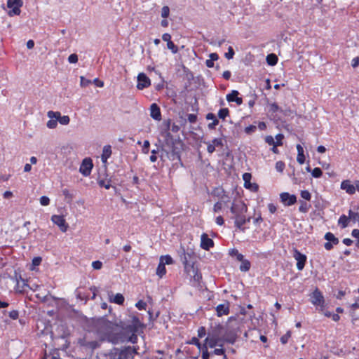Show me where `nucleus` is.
I'll list each match as a JSON object with an SVG mask.
<instances>
[{
  "instance_id": "680f3d73",
  "label": "nucleus",
  "mask_w": 359,
  "mask_h": 359,
  "mask_svg": "<svg viewBox=\"0 0 359 359\" xmlns=\"http://www.w3.org/2000/svg\"><path fill=\"white\" fill-rule=\"evenodd\" d=\"M50 198L46 196H42L40 198V203L43 206H47L50 204Z\"/></svg>"
},
{
  "instance_id": "338daca9",
  "label": "nucleus",
  "mask_w": 359,
  "mask_h": 359,
  "mask_svg": "<svg viewBox=\"0 0 359 359\" xmlns=\"http://www.w3.org/2000/svg\"><path fill=\"white\" fill-rule=\"evenodd\" d=\"M257 127L254 125H250L245 128V133L248 135H250L255 132Z\"/></svg>"
},
{
  "instance_id": "20e7f679",
  "label": "nucleus",
  "mask_w": 359,
  "mask_h": 359,
  "mask_svg": "<svg viewBox=\"0 0 359 359\" xmlns=\"http://www.w3.org/2000/svg\"><path fill=\"white\" fill-rule=\"evenodd\" d=\"M163 135L164 136L163 142H162L161 140L158 139V142L160 143L158 147L161 149L164 147L167 148L168 149H171L179 146H183L182 141L174 138L170 133L165 132L163 134Z\"/></svg>"
},
{
  "instance_id": "5fc2aeb1",
  "label": "nucleus",
  "mask_w": 359,
  "mask_h": 359,
  "mask_svg": "<svg viewBox=\"0 0 359 359\" xmlns=\"http://www.w3.org/2000/svg\"><path fill=\"white\" fill-rule=\"evenodd\" d=\"M276 146H282L283 145V140L284 139V135L282 133H278L276 135Z\"/></svg>"
},
{
  "instance_id": "09e8293b",
  "label": "nucleus",
  "mask_w": 359,
  "mask_h": 359,
  "mask_svg": "<svg viewBox=\"0 0 359 359\" xmlns=\"http://www.w3.org/2000/svg\"><path fill=\"white\" fill-rule=\"evenodd\" d=\"M111 180H109L107 183H106L104 180H99L97 184L101 187H104L106 189H109L111 187L110 184Z\"/></svg>"
},
{
  "instance_id": "69168bd1",
  "label": "nucleus",
  "mask_w": 359,
  "mask_h": 359,
  "mask_svg": "<svg viewBox=\"0 0 359 359\" xmlns=\"http://www.w3.org/2000/svg\"><path fill=\"white\" fill-rule=\"evenodd\" d=\"M68 62L71 64H75L78 62V55L76 53H72L68 57Z\"/></svg>"
},
{
  "instance_id": "ddd939ff",
  "label": "nucleus",
  "mask_w": 359,
  "mask_h": 359,
  "mask_svg": "<svg viewBox=\"0 0 359 359\" xmlns=\"http://www.w3.org/2000/svg\"><path fill=\"white\" fill-rule=\"evenodd\" d=\"M188 275L190 276L191 280L194 282L199 283L201 280L202 279V275L200 272L198 268L195 266L194 262H192L191 266H189L187 271H184Z\"/></svg>"
},
{
  "instance_id": "0e129e2a",
  "label": "nucleus",
  "mask_w": 359,
  "mask_h": 359,
  "mask_svg": "<svg viewBox=\"0 0 359 359\" xmlns=\"http://www.w3.org/2000/svg\"><path fill=\"white\" fill-rule=\"evenodd\" d=\"M213 145H215V147H223L224 144H223V140L221 138H214L212 140V142H211Z\"/></svg>"
},
{
  "instance_id": "72a5a7b5",
  "label": "nucleus",
  "mask_w": 359,
  "mask_h": 359,
  "mask_svg": "<svg viewBox=\"0 0 359 359\" xmlns=\"http://www.w3.org/2000/svg\"><path fill=\"white\" fill-rule=\"evenodd\" d=\"M156 273L160 278H162L166 273L165 266L163 265V262H159Z\"/></svg>"
},
{
  "instance_id": "c9c22d12",
  "label": "nucleus",
  "mask_w": 359,
  "mask_h": 359,
  "mask_svg": "<svg viewBox=\"0 0 359 359\" xmlns=\"http://www.w3.org/2000/svg\"><path fill=\"white\" fill-rule=\"evenodd\" d=\"M160 262H163V265H170L173 264L174 261L172 257L169 255H163L160 257Z\"/></svg>"
},
{
  "instance_id": "c03bdc74",
  "label": "nucleus",
  "mask_w": 359,
  "mask_h": 359,
  "mask_svg": "<svg viewBox=\"0 0 359 359\" xmlns=\"http://www.w3.org/2000/svg\"><path fill=\"white\" fill-rule=\"evenodd\" d=\"M311 175L314 178H319L323 175V170L321 168L316 167L312 170Z\"/></svg>"
},
{
  "instance_id": "7c9ffc66",
  "label": "nucleus",
  "mask_w": 359,
  "mask_h": 359,
  "mask_svg": "<svg viewBox=\"0 0 359 359\" xmlns=\"http://www.w3.org/2000/svg\"><path fill=\"white\" fill-rule=\"evenodd\" d=\"M324 238L327 241V242L331 243L334 245H337L339 242L338 238H337L332 233L327 232L325 234Z\"/></svg>"
},
{
  "instance_id": "58836bf2",
  "label": "nucleus",
  "mask_w": 359,
  "mask_h": 359,
  "mask_svg": "<svg viewBox=\"0 0 359 359\" xmlns=\"http://www.w3.org/2000/svg\"><path fill=\"white\" fill-rule=\"evenodd\" d=\"M62 192L63 196L65 198V200L68 203H70L72 201L74 196L73 193L70 192L67 189H62Z\"/></svg>"
},
{
  "instance_id": "79ce46f5",
  "label": "nucleus",
  "mask_w": 359,
  "mask_h": 359,
  "mask_svg": "<svg viewBox=\"0 0 359 359\" xmlns=\"http://www.w3.org/2000/svg\"><path fill=\"white\" fill-rule=\"evenodd\" d=\"M57 121L62 125H67L70 121V118L69 116H61L60 114V116H58Z\"/></svg>"
},
{
  "instance_id": "f3484780",
  "label": "nucleus",
  "mask_w": 359,
  "mask_h": 359,
  "mask_svg": "<svg viewBox=\"0 0 359 359\" xmlns=\"http://www.w3.org/2000/svg\"><path fill=\"white\" fill-rule=\"evenodd\" d=\"M51 221L58 226L62 232H66L68 228L65 219L63 215H54L51 217Z\"/></svg>"
},
{
  "instance_id": "f03ea898",
  "label": "nucleus",
  "mask_w": 359,
  "mask_h": 359,
  "mask_svg": "<svg viewBox=\"0 0 359 359\" xmlns=\"http://www.w3.org/2000/svg\"><path fill=\"white\" fill-rule=\"evenodd\" d=\"M182 149V146H179L171 149L163 147L161 149V154H159V157L162 161H165L166 159H168L171 161H176L175 164L179 163L181 166H183L181 160Z\"/></svg>"
},
{
  "instance_id": "603ef678",
  "label": "nucleus",
  "mask_w": 359,
  "mask_h": 359,
  "mask_svg": "<svg viewBox=\"0 0 359 359\" xmlns=\"http://www.w3.org/2000/svg\"><path fill=\"white\" fill-rule=\"evenodd\" d=\"M234 55L235 51L233 48L231 46H229L228 48V51L224 54V56L227 60H231L233 57Z\"/></svg>"
},
{
  "instance_id": "423d86ee",
  "label": "nucleus",
  "mask_w": 359,
  "mask_h": 359,
  "mask_svg": "<svg viewBox=\"0 0 359 359\" xmlns=\"http://www.w3.org/2000/svg\"><path fill=\"white\" fill-rule=\"evenodd\" d=\"M122 330L128 335V341L133 344L137 343L138 337L137 334L140 333V330L135 327L130 323L124 324L121 326Z\"/></svg>"
},
{
  "instance_id": "1a4fd4ad",
  "label": "nucleus",
  "mask_w": 359,
  "mask_h": 359,
  "mask_svg": "<svg viewBox=\"0 0 359 359\" xmlns=\"http://www.w3.org/2000/svg\"><path fill=\"white\" fill-rule=\"evenodd\" d=\"M231 212L233 216L245 214L248 211V207L244 202L240 201L237 203H233L230 208Z\"/></svg>"
},
{
  "instance_id": "c85d7f7f",
  "label": "nucleus",
  "mask_w": 359,
  "mask_h": 359,
  "mask_svg": "<svg viewBox=\"0 0 359 359\" xmlns=\"http://www.w3.org/2000/svg\"><path fill=\"white\" fill-rule=\"evenodd\" d=\"M349 222H351L349 215H341L338 219V225L340 226L341 229H344L348 226Z\"/></svg>"
},
{
  "instance_id": "2f4dec72",
  "label": "nucleus",
  "mask_w": 359,
  "mask_h": 359,
  "mask_svg": "<svg viewBox=\"0 0 359 359\" xmlns=\"http://www.w3.org/2000/svg\"><path fill=\"white\" fill-rule=\"evenodd\" d=\"M110 301L118 305H123L125 301V298L122 294L117 293L114 296L113 299L110 297Z\"/></svg>"
},
{
  "instance_id": "052dcab7",
  "label": "nucleus",
  "mask_w": 359,
  "mask_h": 359,
  "mask_svg": "<svg viewBox=\"0 0 359 359\" xmlns=\"http://www.w3.org/2000/svg\"><path fill=\"white\" fill-rule=\"evenodd\" d=\"M47 115L50 119L55 118L54 120L57 121L58 116H60V113L59 111H49Z\"/></svg>"
},
{
  "instance_id": "3c124183",
  "label": "nucleus",
  "mask_w": 359,
  "mask_h": 359,
  "mask_svg": "<svg viewBox=\"0 0 359 359\" xmlns=\"http://www.w3.org/2000/svg\"><path fill=\"white\" fill-rule=\"evenodd\" d=\"M300 196L302 198L306 201H310L311 199V194L308 190H302L300 192Z\"/></svg>"
},
{
  "instance_id": "cd10ccee",
  "label": "nucleus",
  "mask_w": 359,
  "mask_h": 359,
  "mask_svg": "<svg viewBox=\"0 0 359 359\" xmlns=\"http://www.w3.org/2000/svg\"><path fill=\"white\" fill-rule=\"evenodd\" d=\"M112 151L111 145H105L102 149V153L101 154V161L103 163H107V160L111 156Z\"/></svg>"
},
{
  "instance_id": "f8f14e48",
  "label": "nucleus",
  "mask_w": 359,
  "mask_h": 359,
  "mask_svg": "<svg viewBox=\"0 0 359 359\" xmlns=\"http://www.w3.org/2000/svg\"><path fill=\"white\" fill-rule=\"evenodd\" d=\"M111 336L109 341L113 344L129 342V341H128V335L123 330L118 332H114Z\"/></svg>"
},
{
  "instance_id": "2eb2a0df",
  "label": "nucleus",
  "mask_w": 359,
  "mask_h": 359,
  "mask_svg": "<svg viewBox=\"0 0 359 359\" xmlns=\"http://www.w3.org/2000/svg\"><path fill=\"white\" fill-rule=\"evenodd\" d=\"M252 175L250 172H245L243 175V180L244 181V187L250 189L253 192H257L259 190V185L256 183L251 182Z\"/></svg>"
},
{
  "instance_id": "a19ab883",
  "label": "nucleus",
  "mask_w": 359,
  "mask_h": 359,
  "mask_svg": "<svg viewBox=\"0 0 359 359\" xmlns=\"http://www.w3.org/2000/svg\"><path fill=\"white\" fill-rule=\"evenodd\" d=\"M151 155L150 156V161L153 163L157 161V154H161V149L160 147L156 148V149L151 150Z\"/></svg>"
},
{
  "instance_id": "37998d69",
  "label": "nucleus",
  "mask_w": 359,
  "mask_h": 359,
  "mask_svg": "<svg viewBox=\"0 0 359 359\" xmlns=\"http://www.w3.org/2000/svg\"><path fill=\"white\" fill-rule=\"evenodd\" d=\"M202 350V358L203 359H210V353H209L208 350V346L206 344H203V346L201 347V349Z\"/></svg>"
},
{
  "instance_id": "bf43d9fd",
  "label": "nucleus",
  "mask_w": 359,
  "mask_h": 359,
  "mask_svg": "<svg viewBox=\"0 0 359 359\" xmlns=\"http://www.w3.org/2000/svg\"><path fill=\"white\" fill-rule=\"evenodd\" d=\"M135 307L140 311L145 310L147 307V304L143 300H139L135 304Z\"/></svg>"
},
{
  "instance_id": "6e6552de",
  "label": "nucleus",
  "mask_w": 359,
  "mask_h": 359,
  "mask_svg": "<svg viewBox=\"0 0 359 359\" xmlns=\"http://www.w3.org/2000/svg\"><path fill=\"white\" fill-rule=\"evenodd\" d=\"M23 2L22 0H8L7 7L9 8L8 15L10 17L14 15H19L21 13L20 8L22 6Z\"/></svg>"
},
{
  "instance_id": "6e6d98bb",
  "label": "nucleus",
  "mask_w": 359,
  "mask_h": 359,
  "mask_svg": "<svg viewBox=\"0 0 359 359\" xmlns=\"http://www.w3.org/2000/svg\"><path fill=\"white\" fill-rule=\"evenodd\" d=\"M149 147H150V142L149 140H146L144 141L143 146H142V153L147 154L149 151Z\"/></svg>"
},
{
  "instance_id": "9b49d317",
  "label": "nucleus",
  "mask_w": 359,
  "mask_h": 359,
  "mask_svg": "<svg viewBox=\"0 0 359 359\" xmlns=\"http://www.w3.org/2000/svg\"><path fill=\"white\" fill-rule=\"evenodd\" d=\"M93 168V161L90 158H85L80 165L79 172L85 177L90 175Z\"/></svg>"
},
{
  "instance_id": "de8ad7c7",
  "label": "nucleus",
  "mask_w": 359,
  "mask_h": 359,
  "mask_svg": "<svg viewBox=\"0 0 359 359\" xmlns=\"http://www.w3.org/2000/svg\"><path fill=\"white\" fill-rule=\"evenodd\" d=\"M187 344L195 345L199 350H201V347L203 346L198 339L196 337H192L191 340L187 342Z\"/></svg>"
},
{
  "instance_id": "ea45409f",
  "label": "nucleus",
  "mask_w": 359,
  "mask_h": 359,
  "mask_svg": "<svg viewBox=\"0 0 359 359\" xmlns=\"http://www.w3.org/2000/svg\"><path fill=\"white\" fill-rule=\"evenodd\" d=\"M299 211L302 213L307 212L311 205H308L306 202L302 200L299 201Z\"/></svg>"
},
{
  "instance_id": "393cba45",
  "label": "nucleus",
  "mask_w": 359,
  "mask_h": 359,
  "mask_svg": "<svg viewBox=\"0 0 359 359\" xmlns=\"http://www.w3.org/2000/svg\"><path fill=\"white\" fill-rule=\"evenodd\" d=\"M232 219H235L234 224H235L236 227L237 229H240L241 231H244L245 228L243 227V226L246 224L245 214L237 215V216H233Z\"/></svg>"
},
{
  "instance_id": "f704fd0d",
  "label": "nucleus",
  "mask_w": 359,
  "mask_h": 359,
  "mask_svg": "<svg viewBox=\"0 0 359 359\" xmlns=\"http://www.w3.org/2000/svg\"><path fill=\"white\" fill-rule=\"evenodd\" d=\"M36 297L43 303L48 302L50 299H53L54 300L57 299L56 297L52 296L49 292L48 293V294L44 296H41L40 294H36Z\"/></svg>"
},
{
  "instance_id": "c756f323",
  "label": "nucleus",
  "mask_w": 359,
  "mask_h": 359,
  "mask_svg": "<svg viewBox=\"0 0 359 359\" xmlns=\"http://www.w3.org/2000/svg\"><path fill=\"white\" fill-rule=\"evenodd\" d=\"M266 60L269 66H274L278 63V58L275 53H270L267 55Z\"/></svg>"
},
{
  "instance_id": "e2e57ef3",
  "label": "nucleus",
  "mask_w": 359,
  "mask_h": 359,
  "mask_svg": "<svg viewBox=\"0 0 359 359\" xmlns=\"http://www.w3.org/2000/svg\"><path fill=\"white\" fill-rule=\"evenodd\" d=\"M170 14V8L167 6H164L161 10V16L163 18H167Z\"/></svg>"
},
{
  "instance_id": "6ab92c4d",
  "label": "nucleus",
  "mask_w": 359,
  "mask_h": 359,
  "mask_svg": "<svg viewBox=\"0 0 359 359\" xmlns=\"http://www.w3.org/2000/svg\"><path fill=\"white\" fill-rule=\"evenodd\" d=\"M79 344L81 346L88 348L91 351L97 349L100 346V343L96 340L86 341L85 339H80Z\"/></svg>"
},
{
  "instance_id": "864d4df0",
  "label": "nucleus",
  "mask_w": 359,
  "mask_h": 359,
  "mask_svg": "<svg viewBox=\"0 0 359 359\" xmlns=\"http://www.w3.org/2000/svg\"><path fill=\"white\" fill-rule=\"evenodd\" d=\"M291 337V332L290 331H287L284 335H283L280 340V342L283 344H285L287 343L288 340H289V338Z\"/></svg>"
},
{
  "instance_id": "5701e85b",
  "label": "nucleus",
  "mask_w": 359,
  "mask_h": 359,
  "mask_svg": "<svg viewBox=\"0 0 359 359\" xmlns=\"http://www.w3.org/2000/svg\"><path fill=\"white\" fill-rule=\"evenodd\" d=\"M341 189L346 191V192L350 195H353L355 193V186L351 184V182L348 180H343L341 182Z\"/></svg>"
},
{
  "instance_id": "39448f33",
  "label": "nucleus",
  "mask_w": 359,
  "mask_h": 359,
  "mask_svg": "<svg viewBox=\"0 0 359 359\" xmlns=\"http://www.w3.org/2000/svg\"><path fill=\"white\" fill-rule=\"evenodd\" d=\"M115 326H116V324L113 323L109 320L103 319L100 323L98 332L100 333H102L109 341L111 337V335L114 332Z\"/></svg>"
},
{
  "instance_id": "7ed1b4c3",
  "label": "nucleus",
  "mask_w": 359,
  "mask_h": 359,
  "mask_svg": "<svg viewBox=\"0 0 359 359\" xmlns=\"http://www.w3.org/2000/svg\"><path fill=\"white\" fill-rule=\"evenodd\" d=\"M311 303L316 307V310L323 312L326 306L325 300L320 290L316 287L310 294Z\"/></svg>"
},
{
  "instance_id": "f257e3e1",
  "label": "nucleus",
  "mask_w": 359,
  "mask_h": 359,
  "mask_svg": "<svg viewBox=\"0 0 359 359\" xmlns=\"http://www.w3.org/2000/svg\"><path fill=\"white\" fill-rule=\"evenodd\" d=\"M139 346H126L121 348H113L109 353L114 359H133L138 354Z\"/></svg>"
},
{
  "instance_id": "aec40b11",
  "label": "nucleus",
  "mask_w": 359,
  "mask_h": 359,
  "mask_svg": "<svg viewBox=\"0 0 359 359\" xmlns=\"http://www.w3.org/2000/svg\"><path fill=\"white\" fill-rule=\"evenodd\" d=\"M239 92L236 90H232L231 92L226 95V100L229 102H234L238 105H241L243 103V98L238 97Z\"/></svg>"
},
{
  "instance_id": "49530a36",
  "label": "nucleus",
  "mask_w": 359,
  "mask_h": 359,
  "mask_svg": "<svg viewBox=\"0 0 359 359\" xmlns=\"http://www.w3.org/2000/svg\"><path fill=\"white\" fill-rule=\"evenodd\" d=\"M221 193H222V195L221 196V199L219 202H222V204L226 205L228 203L230 202V197L229 195L226 194V192L224 189H221Z\"/></svg>"
},
{
  "instance_id": "9d476101",
  "label": "nucleus",
  "mask_w": 359,
  "mask_h": 359,
  "mask_svg": "<svg viewBox=\"0 0 359 359\" xmlns=\"http://www.w3.org/2000/svg\"><path fill=\"white\" fill-rule=\"evenodd\" d=\"M293 257L297 261V268L299 271H302L306 265L307 257L297 249H294Z\"/></svg>"
},
{
  "instance_id": "a878e982",
  "label": "nucleus",
  "mask_w": 359,
  "mask_h": 359,
  "mask_svg": "<svg viewBox=\"0 0 359 359\" xmlns=\"http://www.w3.org/2000/svg\"><path fill=\"white\" fill-rule=\"evenodd\" d=\"M348 215L351 219V222L356 223L359 222V205H353V209L348 210Z\"/></svg>"
},
{
  "instance_id": "dca6fc26",
  "label": "nucleus",
  "mask_w": 359,
  "mask_h": 359,
  "mask_svg": "<svg viewBox=\"0 0 359 359\" xmlns=\"http://www.w3.org/2000/svg\"><path fill=\"white\" fill-rule=\"evenodd\" d=\"M151 85L150 79L146 75V74L142 72L137 76V88L139 90H143Z\"/></svg>"
},
{
  "instance_id": "412c9836",
  "label": "nucleus",
  "mask_w": 359,
  "mask_h": 359,
  "mask_svg": "<svg viewBox=\"0 0 359 359\" xmlns=\"http://www.w3.org/2000/svg\"><path fill=\"white\" fill-rule=\"evenodd\" d=\"M223 341L221 338L217 336L212 335L211 337H208L205 339V344L207 346L210 348H215L217 346H222V344H219L220 341Z\"/></svg>"
},
{
  "instance_id": "0eeeda50",
  "label": "nucleus",
  "mask_w": 359,
  "mask_h": 359,
  "mask_svg": "<svg viewBox=\"0 0 359 359\" xmlns=\"http://www.w3.org/2000/svg\"><path fill=\"white\" fill-rule=\"evenodd\" d=\"M178 254L180 256V261L184 265V271H187L189 269V266H191V264L189 262V259L194 255V252L192 250H189L186 251L185 248L182 246L180 247L178 250Z\"/></svg>"
},
{
  "instance_id": "774afa93",
  "label": "nucleus",
  "mask_w": 359,
  "mask_h": 359,
  "mask_svg": "<svg viewBox=\"0 0 359 359\" xmlns=\"http://www.w3.org/2000/svg\"><path fill=\"white\" fill-rule=\"evenodd\" d=\"M92 267L95 270H100L102 267V262L100 260L93 261L92 262Z\"/></svg>"
},
{
  "instance_id": "a18cd8bd",
  "label": "nucleus",
  "mask_w": 359,
  "mask_h": 359,
  "mask_svg": "<svg viewBox=\"0 0 359 359\" xmlns=\"http://www.w3.org/2000/svg\"><path fill=\"white\" fill-rule=\"evenodd\" d=\"M280 107L278 105L277 103L276 102H273V103H271L269 104V112L270 113H276L278 111H280Z\"/></svg>"
},
{
  "instance_id": "4be33fe9",
  "label": "nucleus",
  "mask_w": 359,
  "mask_h": 359,
  "mask_svg": "<svg viewBox=\"0 0 359 359\" xmlns=\"http://www.w3.org/2000/svg\"><path fill=\"white\" fill-rule=\"evenodd\" d=\"M150 116L156 121L161 120V112L159 106L156 103H152L150 106Z\"/></svg>"
},
{
  "instance_id": "b1692460",
  "label": "nucleus",
  "mask_w": 359,
  "mask_h": 359,
  "mask_svg": "<svg viewBox=\"0 0 359 359\" xmlns=\"http://www.w3.org/2000/svg\"><path fill=\"white\" fill-rule=\"evenodd\" d=\"M137 313L135 314H130L129 315V318H130V323L135 325V327H137L138 330H141L142 332V330L145 328L146 325L144 324L140 319V318L137 316Z\"/></svg>"
},
{
  "instance_id": "4c0bfd02",
  "label": "nucleus",
  "mask_w": 359,
  "mask_h": 359,
  "mask_svg": "<svg viewBox=\"0 0 359 359\" xmlns=\"http://www.w3.org/2000/svg\"><path fill=\"white\" fill-rule=\"evenodd\" d=\"M229 116V110L228 108H221L218 111V117L220 119L224 120Z\"/></svg>"
},
{
  "instance_id": "4d7b16f0",
  "label": "nucleus",
  "mask_w": 359,
  "mask_h": 359,
  "mask_svg": "<svg viewBox=\"0 0 359 359\" xmlns=\"http://www.w3.org/2000/svg\"><path fill=\"white\" fill-rule=\"evenodd\" d=\"M285 167L284 162L279 161L276 163V169L278 172H282Z\"/></svg>"
},
{
  "instance_id": "4468645a",
  "label": "nucleus",
  "mask_w": 359,
  "mask_h": 359,
  "mask_svg": "<svg viewBox=\"0 0 359 359\" xmlns=\"http://www.w3.org/2000/svg\"><path fill=\"white\" fill-rule=\"evenodd\" d=\"M280 200L285 206H291L297 201V198L294 194H290L288 192H283L280 194Z\"/></svg>"
},
{
  "instance_id": "a211bd4d",
  "label": "nucleus",
  "mask_w": 359,
  "mask_h": 359,
  "mask_svg": "<svg viewBox=\"0 0 359 359\" xmlns=\"http://www.w3.org/2000/svg\"><path fill=\"white\" fill-rule=\"evenodd\" d=\"M201 248L205 250H209L214 246V241L209 238L208 234L203 233L201 236Z\"/></svg>"
},
{
  "instance_id": "13d9d810",
  "label": "nucleus",
  "mask_w": 359,
  "mask_h": 359,
  "mask_svg": "<svg viewBox=\"0 0 359 359\" xmlns=\"http://www.w3.org/2000/svg\"><path fill=\"white\" fill-rule=\"evenodd\" d=\"M92 81L89 79H86L84 76H80V85L81 87H86L90 85Z\"/></svg>"
},
{
  "instance_id": "473e14b6",
  "label": "nucleus",
  "mask_w": 359,
  "mask_h": 359,
  "mask_svg": "<svg viewBox=\"0 0 359 359\" xmlns=\"http://www.w3.org/2000/svg\"><path fill=\"white\" fill-rule=\"evenodd\" d=\"M241 262V264L240 265L239 269L243 272L248 271L251 266L250 262L248 259H245L244 257L243 258V260Z\"/></svg>"
},
{
  "instance_id": "8fccbe9b",
  "label": "nucleus",
  "mask_w": 359,
  "mask_h": 359,
  "mask_svg": "<svg viewBox=\"0 0 359 359\" xmlns=\"http://www.w3.org/2000/svg\"><path fill=\"white\" fill-rule=\"evenodd\" d=\"M167 47L174 54L177 53L178 51L177 46L172 41H168Z\"/></svg>"
},
{
  "instance_id": "e433bc0d",
  "label": "nucleus",
  "mask_w": 359,
  "mask_h": 359,
  "mask_svg": "<svg viewBox=\"0 0 359 359\" xmlns=\"http://www.w3.org/2000/svg\"><path fill=\"white\" fill-rule=\"evenodd\" d=\"M229 255L231 257H236L238 261H242L244 256L241 254L238 250L236 248H232L229 250Z\"/></svg>"
},
{
  "instance_id": "bb28decb",
  "label": "nucleus",
  "mask_w": 359,
  "mask_h": 359,
  "mask_svg": "<svg viewBox=\"0 0 359 359\" xmlns=\"http://www.w3.org/2000/svg\"><path fill=\"white\" fill-rule=\"evenodd\" d=\"M216 311L217 316L220 317L224 315H228L229 313V302L226 304H220L217 306Z\"/></svg>"
}]
</instances>
